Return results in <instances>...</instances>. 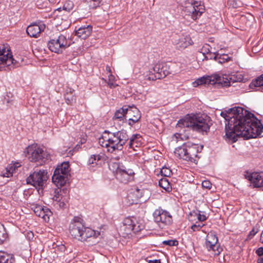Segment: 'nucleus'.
I'll use <instances>...</instances> for the list:
<instances>
[{"label": "nucleus", "mask_w": 263, "mask_h": 263, "mask_svg": "<svg viewBox=\"0 0 263 263\" xmlns=\"http://www.w3.org/2000/svg\"><path fill=\"white\" fill-rule=\"evenodd\" d=\"M226 120L224 136L229 142H235L238 137L255 138L262 132L263 126L253 114L241 107H235L221 112Z\"/></svg>", "instance_id": "f257e3e1"}, {"label": "nucleus", "mask_w": 263, "mask_h": 263, "mask_svg": "<svg viewBox=\"0 0 263 263\" xmlns=\"http://www.w3.org/2000/svg\"><path fill=\"white\" fill-rule=\"evenodd\" d=\"M69 232L75 239L85 243L86 245L92 246L98 242V237L100 233L89 228H86L79 221H74L70 224Z\"/></svg>", "instance_id": "f03ea898"}, {"label": "nucleus", "mask_w": 263, "mask_h": 263, "mask_svg": "<svg viewBox=\"0 0 263 263\" xmlns=\"http://www.w3.org/2000/svg\"><path fill=\"white\" fill-rule=\"evenodd\" d=\"M210 117L205 115H187L178 121L177 127H187L198 132H207L211 126Z\"/></svg>", "instance_id": "7ed1b4c3"}, {"label": "nucleus", "mask_w": 263, "mask_h": 263, "mask_svg": "<svg viewBox=\"0 0 263 263\" xmlns=\"http://www.w3.org/2000/svg\"><path fill=\"white\" fill-rule=\"evenodd\" d=\"M128 139V136L125 130L116 133H108L99 139L100 145L107 149V152L114 153L116 151H121L123 145Z\"/></svg>", "instance_id": "20e7f679"}, {"label": "nucleus", "mask_w": 263, "mask_h": 263, "mask_svg": "<svg viewBox=\"0 0 263 263\" xmlns=\"http://www.w3.org/2000/svg\"><path fill=\"white\" fill-rule=\"evenodd\" d=\"M175 155L183 160L197 163L198 157V146L190 142L183 143L181 146L176 148L174 151Z\"/></svg>", "instance_id": "39448f33"}, {"label": "nucleus", "mask_w": 263, "mask_h": 263, "mask_svg": "<svg viewBox=\"0 0 263 263\" xmlns=\"http://www.w3.org/2000/svg\"><path fill=\"white\" fill-rule=\"evenodd\" d=\"M231 81H232V77L224 78L218 74H214L198 78L193 82L192 85L196 87L202 85H213L217 83L221 84L222 86L227 87L231 85Z\"/></svg>", "instance_id": "423d86ee"}, {"label": "nucleus", "mask_w": 263, "mask_h": 263, "mask_svg": "<svg viewBox=\"0 0 263 263\" xmlns=\"http://www.w3.org/2000/svg\"><path fill=\"white\" fill-rule=\"evenodd\" d=\"M26 151L31 162H44L49 157L48 153L36 144L28 146Z\"/></svg>", "instance_id": "0eeeda50"}, {"label": "nucleus", "mask_w": 263, "mask_h": 263, "mask_svg": "<svg viewBox=\"0 0 263 263\" xmlns=\"http://www.w3.org/2000/svg\"><path fill=\"white\" fill-rule=\"evenodd\" d=\"M122 223L121 231L123 232V234L126 235L130 234L132 232L134 233L138 232L144 228L143 225L140 223L134 217L125 218Z\"/></svg>", "instance_id": "6e6552de"}, {"label": "nucleus", "mask_w": 263, "mask_h": 263, "mask_svg": "<svg viewBox=\"0 0 263 263\" xmlns=\"http://www.w3.org/2000/svg\"><path fill=\"white\" fill-rule=\"evenodd\" d=\"M16 62L12 58V55L8 45H2L0 46V70L6 67L15 65Z\"/></svg>", "instance_id": "1a4fd4ad"}, {"label": "nucleus", "mask_w": 263, "mask_h": 263, "mask_svg": "<svg viewBox=\"0 0 263 263\" xmlns=\"http://www.w3.org/2000/svg\"><path fill=\"white\" fill-rule=\"evenodd\" d=\"M153 217L154 221L162 228L165 226L170 225L173 221L171 214L161 208L155 210L153 213Z\"/></svg>", "instance_id": "9d476101"}, {"label": "nucleus", "mask_w": 263, "mask_h": 263, "mask_svg": "<svg viewBox=\"0 0 263 263\" xmlns=\"http://www.w3.org/2000/svg\"><path fill=\"white\" fill-rule=\"evenodd\" d=\"M47 172L45 170L34 172L27 178V183L35 187L42 186L47 180Z\"/></svg>", "instance_id": "9b49d317"}, {"label": "nucleus", "mask_w": 263, "mask_h": 263, "mask_svg": "<svg viewBox=\"0 0 263 263\" xmlns=\"http://www.w3.org/2000/svg\"><path fill=\"white\" fill-rule=\"evenodd\" d=\"M48 48L52 52L60 53L68 46L66 38L63 35H60L57 40H51L48 44Z\"/></svg>", "instance_id": "f8f14e48"}, {"label": "nucleus", "mask_w": 263, "mask_h": 263, "mask_svg": "<svg viewBox=\"0 0 263 263\" xmlns=\"http://www.w3.org/2000/svg\"><path fill=\"white\" fill-rule=\"evenodd\" d=\"M218 241V237L214 233L211 232L208 234L205 243V247L208 251H212L214 255H218L221 250Z\"/></svg>", "instance_id": "ddd939ff"}, {"label": "nucleus", "mask_w": 263, "mask_h": 263, "mask_svg": "<svg viewBox=\"0 0 263 263\" xmlns=\"http://www.w3.org/2000/svg\"><path fill=\"white\" fill-rule=\"evenodd\" d=\"M134 173L132 170L126 169L124 166H119L116 171V177L120 182L127 183L134 178Z\"/></svg>", "instance_id": "4468645a"}, {"label": "nucleus", "mask_w": 263, "mask_h": 263, "mask_svg": "<svg viewBox=\"0 0 263 263\" xmlns=\"http://www.w3.org/2000/svg\"><path fill=\"white\" fill-rule=\"evenodd\" d=\"M126 118L128 119L129 124L133 125L138 122L141 118L140 111L135 106H127Z\"/></svg>", "instance_id": "2eb2a0df"}, {"label": "nucleus", "mask_w": 263, "mask_h": 263, "mask_svg": "<svg viewBox=\"0 0 263 263\" xmlns=\"http://www.w3.org/2000/svg\"><path fill=\"white\" fill-rule=\"evenodd\" d=\"M251 184L255 187H260L263 186V172H253L248 173L246 175Z\"/></svg>", "instance_id": "dca6fc26"}, {"label": "nucleus", "mask_w": 263, "mask_h": 263, "mask_svg": "<svg viewBox=\"0 0 263 263\" xmlns=\"http://www.w3.org/2000/svg\"><path fill=\"white\" fill-rule=\"evenodd\" d=\"M32 209L36 216L42 218L45 221H49V217L52 215V212L50 209L40 205H34L32 208Z\"/></svg>", "instance_id": "f3484780"}, {"label": "nucleus", "mask_w": 263, "mask_h": 263, "mask_svg": "<svg viewBox=\"0 0 263 263\" xmlns=\"http://www.w3.org/2000/svg\"><path fill=\"white\" fill-rule=\"evenodd\" d=\"M197 3H194V5H190L185 8V11L189 15H191V17L196 20L200 16L204 11V9L202 6H198Z\"/></svg>", "instance_id": "a211bd4d"}, {"label": "nucleus", "mask_w": 263, "mask_h": 263, "mask_svg": "<svg viewBox=\"0 0 263 263\" xmlns=\"http://www.w3.org/2000/svg\"><path fill=\"white\" fill-rule=\"evenodd\" d=\"M173 43L177 48L181 49H184L193 43L189 35L182 36L176 38Z\"/></svg>", "instance_id": "6ab92c4d"}, {"label": "nucleus", "mask_w": 263, "mask_h": 263, "mask_svg": "<svg viewBox=\"0 0 263 263\" xmlns=\"http://www.w3.org/2000/svg\"><path fill=\"white\" fill-rule=\"evenodd\" d=\"M153 71L159 79L165 77L169 73L167 65L162 63L156 64L153 68Z\"/></svg>", "instance_id": "aec40b11"}, {"label": "nucleus", "mask_w": 263, "mask_h": 263, "mask_svg": "<svg viewBox=\"0 0 263 263\" xmlns=\"http://www.w3.org/2000/svg\"><path fill=\"white\" fill-rule=\"evenodd\" d=\"M59 169H55L52 177V181L57 186H63L66 183L68 177L59 173Z\"/></svg>", "instance_id": "412c9836"}, {"label": "nucleus", "mask_w": 263, "mask_h": 263, "mask_svg": "<svg viewBox=\"0 0 263 263\" xmlns=\"http://www.w3.org/2000/svg\"><path fill=\"white\" fill-rule=\"evenodd\" d=\"M44 28L45 26L44 25L32 24L27 27L26 31L30 36L37 37L40 33L44 30Z\"/></svg>", "instance_id": "4be33fe9"}, {"label": "nucleus", "mask_w": 263, "mask_h": 263, "mask_svg": "<svg viewBox=\"0 0 263 263\" xmlns=\"http://www.w3.org/2000/svg\"><path fill=\"white\" fill-rule=\"evenodd\" d=\"M92 28L90 25L81 27L76 31V35L80 38L86 39L91 34Z\"/></svg>", "instance_id": "5701e85b"}, {"label": "nucleus", "mask_w": 263, "mask_h": 263, "mask_svg": "<svg viewBox=\"0 0 263 263\" xmlns=\"http://www.w3.org/2000/svg\"><path fill=\"white\" fill-rule=\"evenodd\" d=\"M141 137L139 135H133L128 143L129 147L136 151L135 148L138 147L141 145Z\"/></svg>", "instance_id": "b1692460"}, {"label": "nucleus", "mask_w": 263, "mask_h": 263, "mask_svg": "<svg viewBox=\"0 0 263 263\" xmlns=\"http://www.w3.org/2000/svg\"><path fill=\"white\" fill-rule=\"evenodd\" d=\"M139 190H136V191L130 192L127 196V203L129 204H133L137 203L140 196L136 194V193H138L139 192Z\"/></svg>", "instance_id": "393cba45"}, {"label": "nucleus", "mask_w": 263, "mask_h": 263, "mask_svg": "<svg viewBox=\"0 0 263 263\" xmlns=\"http://www.w3.org/2000/svg\"><path fill=\"white\" fill-rule=\"evenodd\" d=\"M250 86L252 88H253L254 87H259V90L263 92V74L253 81Z\"/></svg>", "instance_id": "a878e982"}, {"label": "nucleus", "mask_w": 263, "mask_h": 263, "mask_svg": "<svg viewBox=\"0 0 263 263\" xmlns=\"http://www.w3.org/2000/svg\"><path fill=\"white\" fill-rule=\"evenodd\" d=\"M56 169L59 170L60 173L68 177L70 172L69 164L68 162H64L58 165Z\"/></svg>", "instance_id": "bb28decb"}, {"label": "nucleus", "mask_w": 263, "mask_h": 263, "mask_svg": "<svg viewBox=\"0 0 263 263\" xmlns=\"http://www.w3.org/2000/svg\"><path fill=\"white\" fill-rule=\"evenodd\" d=\"M127 110V106H124L123 107L117 110L114 116V119H119L121 120L126 117V112Z\"/></svg>", "instance_id": "cd10ccee"}, {"label": "nucleus", "mask_w": 263, "mask_h": 263, "mask_svg": "<svg viewBox=\"0 0 263 263\" xmlns=\"http://www.w3.org/2000/svg\"><path fill=\"white\" fill-rule=\"evenodd\" d=\"M73 90H71L70 89L69 93L68 92H66V93L65 95L66 102L68 105L72 104L76 101V98L75 95L73 94Z\"/></svg>", "instance_id": "c85d7f7f"}, {"label": "nucleus", "mask_w": 263, "mask_h": 263, "mask_svg": "<svg viewBox=\"0 0 263 263\" xmlns=\"http://www.w3.org/2000/svg\"><path fill=\"white\" fill-rule=\"evenodd\" d=\"M14 258L9 254L0 255V263H14Z\"/></svg>", "instance_id": "c756f323"}, {"label": "nucleus", "mask_w": 263, "mask_h": 263, "mask_svg": "<svg viewBox=\"0 0 263 263\" xmlns=\"http://www.w3.org/2000/svg\"><path fill=\"white\" fill-rule=\"evenodd\" d=\"M20 166V164L18 162L14 163L12 166L9 167V170L7 171V172L4 174V176L9 177V176H12L13 171Z\"/></svg>", "instance_id": "7c9ffc66"}, {"label": "nucleus", "mask_w": 263, "mask_h": 263, "mask_svg": "<svg viewBox=\"0 0 263 263\" xmlns=\"http://www.w3.org/2000/svg\"><path fill=\"white\" fill-rule=\"evenodd\" d=\"M145 78L146 80L149 81H155L159 79L157 74L153 71V68L146 72Z\"/></svg>", "instance_id": "2f4dec72"}, {"label": "nucleus", "mask_w": 263, "mask_h": 263, "mask_svg": "<svg viewBox=\"0 0 263 263\" xmlns=\"http://www.w3.org/2000/svg\"><path fill=\"white\" fill-rule=\"evenodd\" d=\"M7 237V234L4 226L0 223V243H2Z\"/></svg>", "instance_id": "473e14b6"}, {"label": "nucleus", "mask_w": 263, "mask_h": 263, "mask_svg": "<svg viewBox=\"0 0 263 263\" xmlns=\"http://www.w3.org/2000/svg\"><path fill=\"white\" fill-rule=\"evenodd\" d=\"M101 156L100 155H92L90 156L88 160L89 164H97V161L101 159Z\"/></svg>", "instance_id": "72a5a7b5"}, {"label": "nucleus", "mask_w": 263, "mask_h": 263, "mask_svg": "<svg viewBox=\"0 0 263 263\" xmlns=\"http://www.w3.org/2000/svg\"><path fill=\"white\" fill-rule=\"evenodd\" d=\"M159 184L160 186L166 191L170 189V183L165 178L160 179L159 182Z\"/></svg>", "instance_id": "f704fd0d"}, {"label": "nucleus", "mask_w": 263, "mask_h": 263, "mask_svg": "<svg viewBox=\"0 0 263 263\" xmlns=\"http://www.w3.org/2000/svg\"><path fill=\"white\" fill-rule=\"evenodd\" d=\"M161 173L162 176L165 177H170L172 174L171 170L166 167H162L161 170Z\"/></svg>", "instance_id": "c9c22d12"}, {"label": "nucleus", "mask_w": 263, "mask_h": 263, "mask_svg": "<svg viewBox=\"0 0 263 263\" xmlns=\"http://www.w3.org/2000/svg\"><path fill=\"white\" fill-rule=\"evenodd\" d=\"M174 138L176 139V141H178L179 139L182 140H186L188 139L189 136L186 135H183L181 133H176L174 135Z\"/></svg>", "instance_id": "e433bc0d"}, {"label": "nucleus", "mask_w": 263, "mask_h": 263, "mask_svg": "<svg viewBox=\"0 0 263 263\" xmlns=\"http://www.w3.org/2000/svg\"><path fill=\"white\" fill-rule=\"evenodd\" d=\"M73 6V3L71 1H68L65 3L63 6V9L70 11L72 9Z\"/></svg>", "instance_id": "4c0bfd02"}, {"label": "nucleus", "mask_w": 263, "mask_h": 263, "mask_svg": "<svg viewBox=\"0 0 263 263\" xmlns=\"http://www.w3.org/2000/svg\"><path fill=\"white\" fill-rule=\"evenodd\" d=\"M163 244L169 246H175L178 245V241L176 240H168L162 242Z\"/></svg>", "instance_id": "58836bf2"}, {"label": "nucleus", "mask_w": 263, "mask_h": 263, "mask_svg": "<svg viewBox=\"0 0 263 263\" xmlns=\"http://www.w3.org/2000/svg\"><path fill=\"white\" fill-rule=\"evenodd\" d=\"M115 77L111 74H109L108 76V85H109V87L110 88L114 87L115 85L114 84V82L115 81Z\"/></svg>", "instance_id": "ea45409f"}, {"label": "nucleus", "mask_w": 263, "mask_h": 263, "mask_svg": "<svg viewBox=\"0 0 263 263\" xmlns=\"http://www.w3.org/2000/svg\"><path fill=\"white\" fill-rule=\"evenodd\" d=\"M212 184L209 180H204L202 182V186L203 188L210 189H211Z\"/></svg>", "instance_id": "a19ab883"}, {"label": "nucleus", "mask_w": 263, "mask_h": 263, "mask_svg": "<svg viewBox=\"0 0 263 263\" xmlns=\"http://www.w3.org/2000/svg\"><path fill=\"white\" fill-rule=\"evenodd\" d=\"M203 226V225L201 226L200 224H195L191 227V229L193 230V231H199Z\"/></svg>", "instance_id": "79ce46f5"}, {"label": "nucleus", "mask_w": 263, "mask_h": 263, "mask_svg": "<svg viewBox=\"0 0 263 263\" xmlns=\"http://www.w3.org/2000/svg\"><path fill=\"white\" fill-rule=\"evenodd\" d=\"M258 232V229H255L254 228L252 231L250 232L249 236L250 237H253L257 232Z\"/></svg>", "instance_id": "37998d69"}, {"label": "nucleus", "mask_w": 263, "mask_h": 263, "mask_svg": "<svg viewBox=\"0 0 263 263\" xmlns=\"http://www.w3.org/2000/svg\"><path fill=\"white\" fill-rule=\"evenodd\" d=\"M57 204L58 206L62 209L65 208L66 205V203L64 201H61L60 199H59V201L57 202Z\"/></svg>", "instance_id": "c03bdc74"}, {"label": "nucleus", "mask_w": 263, "mask_h": 263, "mask_svg": "<svg viewBox=\"0 0 263 263\" xmlns=\"http://www.w3.org/2000/svg\"><path fill=\"white\" fill-rule=\"evenodd\" d=\"M256 253L260 257L263 255V247L259 248L256 251Z\"/></svg>", "instance_id": "a18cd8bd"}, {"label": "nucleus", "mask_w": 263, "mask_h": 263, "mask_svg": "<svg viewBox=\"0 0 263 263\" xmlns=\"http://www.w3.org/2000/svg\"><path fill=\"white\" fill-rule=\"evenodd\" d=\"M198 219L200 221H203L205 220H206V216L204 215L199 214L198 216Z\"/></svg>", "instance_id": "49530a36"}, {"label": "nucleus", "mask_w": 263, "mask_h": 263, "mask_svg": "<svg viewBox=\"0 0 263 263\" xmlns=\"http://www.w3.org/2000/svg\"><path fill=\"white\" fill-rule=\"evenodd\" d=\"M148 263H161L160 259L149 260Z\"/></svg>", "instance_id": "de8ad7c7"}, {"label": "nucleus", "mask_w": 263, "mask_h": 263, "mask_svg": "<svg viewBox=\"0 0 263 263\" xmlns=\"http://www.w3.org/2000/svg\"><path fill=\"white\" fill-rule=\"evenodd\" d=\"M106 70L109 73V74L111 73V68L109 66L107 65L106 67Z\"/></svg>", "instance_id": "09e8293b"}, {"label": "nucleus", "mask_w": 263, "mask_h": 263, "mask_svg": "<svg viewBox=\"0 0 263 263\" xmlns=\"http://www.w3.org/2000/svg\"><path fill=\"white\" fill-rule=\"evenodd\" d=\"M53 199L54 200V201H57V202H58V201H59V199H60V195H59L58 196H54L53 198Z\"/></svg>", "instance_id": "8fccbe9b"}, {"label": "nucleus", "mask_w": 263, "mask_h": 263, "mask_svg": "<svg viewBox=\"0 0 263 263\" xmlns=\"http://www.w3.org/2000/svg\"><path fill=\"white\" fill-rule=\"evenodd\" d=\"M257 262L258 263H263V257L261 256L260 257V258L258 259Z\"/></svg>", "instance_id": "3c124183"}, {"label": "nucleus", "mask_w": 263, "mask_h": 263, "mask_svg": "<svg viewBox=\"0 0 263 263\" xmlns=\"http://www.w3.org/2000/svg\"><path fill=\"white\" fill-rule=\"evenodd\" d=\"M260 241L263 243V230L261 232V236H260Z\"/></svg>", "instance_id": "603ef678"}, {"label": "nucleus", "mask_w": 263, "mask_h": 263, "mask_svg": "<svg viewBox=\"0 0 263 263\" xmlns=\"http://www.w3.org/2000/svg\"><path fill=\"white\" fill-rule=\"evenodd\" d=\"M92 1L93 2H100V0H92Z\"/></svg>", "instance_id": "864d4df0"}]
</instances>
